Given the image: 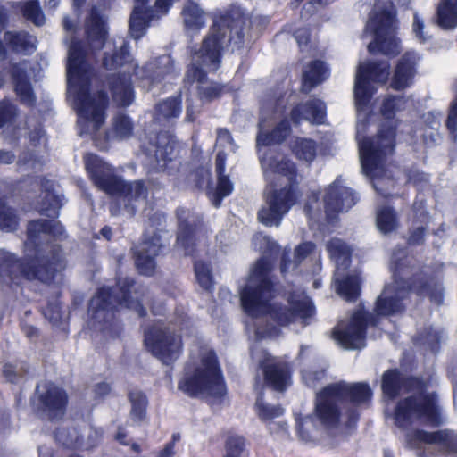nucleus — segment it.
<instances>
[{"instance_id": "1", "label": "nucleus", "mask_w": 457, "mask_h": 457, "mask_svg": "<svg viewBox=\"0 0 457 457\" xmlns=\"http://www.w3.org/2000/svg\"><path fill=\"white\" fill-rule=\"evenodd\" d=\"M390 74L388 62H368L358 67L354 82V98L357 109L356 139L358 141L360 162L363 173L378 178L383 171L387 156L395 149V127L383 124L377 137H366L367 105L374 94L372 82L386 83Z\"/></svg>"}, {"instance_id": "2", "label": "nucleus", "mask_w": 457, "mask_h": 457, "mask_svg": "<svg viewBox=\"0 0 457 457\" xmlns=\"http://www.w3.org/2000/svg\"><path fill=\"white\" fill-rule=\"evenodd\" d=\"M63 233V227L59 221H30L25 242L26 262H21L13 254L4 255L0 262V277L4 281L8 278L13 283H18L20 277L29 280L49 281L54 273L61 268L60 247L51 244L50 238L61 237Z\"/></svg>"}, {"instance_id": "3", "label": "nucleus", "mask_w": 457, "mask_h": 457, "mask_svg": "<svg viewBox=\"0 0 457 457\" xmlns=\"http://www.w3.org/2000/svg\"><path fill=\"white\" fill-rule=\"evenodd\" d=\"M245 21L246 17L242 8L232 5L225 15L214 21L200 47L194 51L185 80L199 84L198 91L202 100L211 101L220 95L221 87L209 82L206 74L219 69L224 45L231 39L232 34L237 38L243 37Z\"/></svg>"}, {"instance_id": "4", "label": "nucleus", "mask_w": 457, "mask_h": 457, "mask_svg": "<svg viewBox=\"0 0 457 457\" xmlns=\"http://www.w3.org/2000/svg\"><path fill=\"white\" fill-rule=\"evenodd\" d=\"M271 268V262L265 257L261 258L252 268L245 285L240 290L244 311L252 317L270 314L282 326L298 320L306 325L307 319L314 314V308L309 297L303 293H294L289 296L288 309L271 304L275 292L270 276Z\"/></svg>"}, {"instance_id": "5", "label": "nucleus", "mask_w": 457, "mask_h": 457, "mask_svg": "<svg viewBox=\"0 0 457 457\" xmlns=\"http://www.w3.org/2000/svg\"><path fill=\"white\" fill-rule=\"evenodd\" d=\"M86 51L81 44L72 41L69 46L67 62L68 96L72 98L78 114V124L82 128L80 134L97 131L105 120L108 98L105 93L91 96L89 84L93 71L86 60Z\"/></svg>"}, {"instance_id": "6", "label": "nucleus", "mask_w": 457, "mask_h": 457, "mask_svg": "<svg viewBox=\"0 0 457 457\" xmlns=\"http://www.w3.org/2000/svg\"><path fill=\"white\" fill-rule=\"evenodd\" d=\"M103 65L108 70L123 68L122 73L113 76L110 82L113 101L120 106H128L134 100L130 78H127L126 75L130 70H133L135 76L143 82V87H148L173 75L176 71L174 62L170 55H162L144 67L134 64L129 53L128 44L124 40H120L119 50L112 54L108 51L104 52Z\"/></svg>"}, {"instance_id": "7", "label": "nucleus", "mask_w": 457, "mask_h": 457, "mask_svg": "<svg viewBox=\"0 0 457 457\" xmlns=\"http://www.w3.org/2000/svg\"><path fill=\"white\" fill-rule=\"evenodd\" d=\"M260 161L267 182L273 187L281 188L267 195L265 204L258 212V220L265 226L278 227L297 197L295 166L283 154L272 151L260 157Z\"/></svg>"}, {"instance_id": "8", "label": "nucleus", "mask_w": 457, "mask_h": 457, "mask_svg": "<svg viewBox=\"0 0 457 457\" xmlns=\"http://www.w3.org/2000/svg\"><path fill=\"white\" fill-rule=\"evenodd\" d=\"M343 403L328 385L316 394L314 411L297 420V431L301 440L316 442L325 435H336L344 427L353 428L359 420L355 409H345Z\"/></svg>"}, {"instance_id": "9", "label": "nucleus", "mask_w": 457, "mask_h": 457, "mask_svg": "<svg viewBox=\"0 0 457 457\" xmlns=\"http://www.w3.org/2000/svg\"><path fill=\"white\" fill-rule=\"evenodd\" d=\"M178 387L190 396H222L226 386L214 352L205 346L192 350Z\"/></svg>"}, {"instance_id": "10", "label": "nucleus", "mask_w": 457, "mask_h": 457, "mask_svg": "<svg viewBox=\"0 0 457 457\" xmlns=\"http://www.w3.org/2000/svg\"><path fill=\"white\" fill-rule=\"evenodd\" d=\"M392 262L395 263L393 268L394 282L386 285L378 297L375 312L378 315L388 316L401 312L403 310V299L412 290L419 295L428 294L427 281L419 276L414 278L411 284L409 279L410 271L405 263H398L396 256L394 254Z\"/></svg>"}, {"instance_id": "11", "label": "nucleus", "mask_w": 457, "mask_h": 457, "mask_svg": "<svg viewBox=\"0 0 457 457\" xmlns=\"http://www.w3.org/2000/svg\"><path fill=\"white\" fill-rule=\"evenodd\" d=\"M85 167L94 184L111 195H123L129 203L144 202L147 196V188L143 181L127 184L114 175L112 168L103 162L97 155L87 154Z\"/></svg>"}, {"instance_id": "12", "label": "nucleus", "mask_w": 457, "mask_h": 457, "mask_svg": "<svg viewBox=\"0 0 457 457\" xmlns=\"http://www.w3.org/2000/svg\"><path fill=\"white\" fill-rule=\"evenodd\" d=\"M395 10L391 1L382 3L378 0L366 25V32L374 36V41L370 43V53L379 52L385 55L395 56L400 53L399 40L395 37L396 21Z\"/></svg>"}, {"instance_id": "13", "label": "nucleus", "mask_w": 457, "mask_h": 457, "mask_svg": "<svg viewBox=\"0 0 457 457\" xmlns=\"http://www.w3.org/2000/svg\"><path fill=\"white\" fill-rule=\"evenodd\" d=\"M133 286V280L125 278L118 283V287L114 290L109 287L101 288L90 301L92 319L101 322L112 318V310L118 305H124L135 310L139 316H145L146 312L142 304L137 300L130 299L129 294Z\"/></svg>"}, {"instance_id": "14", "label": "nucleus", "mask_w": 457, "mask_h": 457, "mask_svg": "<svg viewBox=\"0 0 457 457\" xmlns=\"http://www.w3.org/2000/svg\"><path fill=\"white\" fill-rule=\"evenodd\" d=\"M395 422L402 429H407L413 424H439L436 395L422 393L399 402L395 411Z\"/></svg>"}, {"instance_id": "15", "label": "nucleus", "mask_w": 457, "mask_h": 457, "mask_svg": "<svg viewBox=\"0 0 457 457\" xmlns=\"http://www.w3.org/2000/svg\"><path fill=\"white\" fill-rule=\"evenodd\" d=\"M327 251L336 263L337 293L346 301H355L360 293V278L357 275L345 274L351 262V248L341 239L333 238L327 243Z\"/></svg>"}, {"instance_id": "16", "label": "nucleus", "mask_w": 457, "mask_h": 457, "mask_svg": "<svg viewBox=\"0 0 457 457\" xmlns=\"http://www.w3.org/2000/svg\"><path fill=\"white\" fill-rule=\"evenodd\" d=\"M372 314L356 311L347 320H342L333 332L334 339L345 349H361L365 346V329L376 324Z\"/></svg>"}, {"instance_id": "17", "label": "nucleus", "mask_w": 457, "mask_h": 457, "mask_svg": "<svg viewBox=\"0 0 457 457\" xmlns=\"http://www.w3.org/2000/svg\"><path fill=\"white\" fill-rule=\"evenodd\" d=\"M145 345L147 349L163 363L175 361L181 351L180 337H174L162 325L157 324L145 334Z\"/></svg>"}, {"instance_id": "18", "label": "nucleus", "mask_w": 457, "mask_h": 457, "mask_svg": "<svg viewBox=\"0 0 457 457\" xmlns=\"http://www.w3.org/2000/svg\"><path fill=\"white\" fill-rule=\"evenodd\" d=\"M356 203V197L351 188L342 185L337 178L328 188L324 195V208L328 218L348 211Z\"/></svg>"}, {"instance_id": "19", "label": "nucleus", "mask_w": 457, "mask_h": 457, "mask_svg": "<svg viewBox=\"0 0 457 457\" xmlns=\"http://www.w3.org/2000/svg\"><path fill=\"white\" fill-rule=\"evenodd\" d=\"M177 216L179 229L176 247L185 255L193 254L195 252V237L199 234L196 226L200 222V219L189 210L183 208L177 210Z\"/></svg>"}, {"instance_id": "20", "label": "nucleus", "mask_w": 457, "mask_h": 457, "mask_svg": "<svg viewBox=\"0 0 457 457\" xmlns=\"http://www.w3.org/2000/svg\"><path fill=\"white\" fill-rule=\"evenodd\" d=\"M405 442L411 448H418L422 444H439L449 452L457 453V434L449 430L428 433L423 430H410L405 434Z\"/></svg>"}, {"instance_id": "21", "label": "nucleus", "mask_w": 457, "mask_h": 457, "mask_svg": "<svg viewBox=\"0 0 457 457\" xmlns=\"http://www.w3.org/2000/svg\"><path fill=\"white\" fill-rule=\"evenodd\" d=\"M336 395L340 401H349L353 404V407H345L346 409H355L358 411L357 406L366 403L371 398L372 392L366 383H346L340 381L333 384H329Z\"/></svg>"}, {"instance_id": "22", "label": "nucleus", "mask_w": 457, "mask_h": 457, "mask_svg": "<svg viewBox=\"0 0 457 457\" xmlns=\"http://www.w3.org/2000/svg\"><path fill=\"white\" fill-rule=\"evenodd\" d=\"M262 369L267 385L278 391H283L290 384L288 368L286 364L278 361L275 358L263 353V357L258 360Z\"/></svg>"}, {"instance_id": "23", "label": "nucleus", "mask_w": 457, "mask_h": 457, "mask_svg": "<svg viewBox=\"0 0 457 457\" xmlns=\"http://www.w3.org/2000/svg\"><path fill=\"white\" fill-rule=\"evenodd\" d=\"M162 248L161 238L154 234L150 239L144 240L136 250V266L144 275H152L155 269L154 258Z\"/></svg>"}, {"instance_id": "24", "label": "nucleus", "mask_w": 457, "mask_h": 457, "mask_svg": "<svg viewBox=\"0 0 457 457\" xmlns=\"http://www.w3.org/2000/svg\"><path fill=\"white\" fill-rule=\"evenodd\" d=\"M39 398L44 410L51 419L61 417L67 403L66 393L52 383L38 387Z\"/></svg>"}, {"instance_id": "25", "label": "nucleus", "mask_w": 457, "mask_h": 457, "mask_svg": "<svg viewBox=\"0 0 457 457\" xmlns=\"http://www.w3.org/2000/svg\"><path fill=\"white\" fill-rule=\"evenodd\" d=\"M420 56L415 52H406L397 62L391 87L396 90L404 89L411 84L416 73V64Z\"/></svg>"}, {"instance_id": "26", "label": "nucleus", "mask_w": 457, "mask_h": 457, "mask_svg": "<svg viewBox=\"0 0 457 457\" xmlns=\"http://www.w3.org/2000/svg\"><path fill=\"white\" fill-rule=\"evenodd\" d=\"M326 116V106L323 102L313 99L294 108L291 112V118L295 123L307 120L312 123H323Z\"/></svg>"}, {"instance_id": "27", "label": "nucleus", "mask_w": 457, "mask_h": 457, "mask_svg": "<svg viewBox=\"0 0 457 457\" xmlns=\"http://www.w3.org/2000/svg\"><path fill=\"white\" fill-rule=\"evenodd\" d=\"M86 34L93 50H99L104 46L107 37V29L104 20L96 7L91 9L89 18L86 22Z\"/></svg>"}, {"instance_id": "28", "label": "nucleus", "mask_w": 457, "mask_h": 457, "mask_svg": "<svg viewBox=\"0 0 457 457\" xmlns=\"http://www.w3.org/2000/svg\"><path fill=\"white\" fill-rule=\"evenodd\" d=\"M27 67L28 62H26L13 66L12 76L14 82L15 92L21 102L28 106H32L36 103V96L26 74Z\"/></svg>"}, {"instance_id": "29", "label": "nucleus", "mask_w": 457, "mask_h": 457, "mask_svg": "<svg viewBox=\"0 0 457 457\" xmlns=\"http://www.w3.org/2000/svg\"><path fill=\"white\" fill-rule=\"evenodd\" d=\"M180 15L187 34H196L205 26V12L198 4L193 1H187L184 4Z\"/></svg>"}, {"instance_id": "30", "label": "nucleus", "mask_w": 457, "mask_h": 457, "mask_svg": "<svg viewBox=\"0 0 457 457\" xmlns=\"http://www.w3.org/2000/svg\"><path fill=\"white\" fill-rule=\"evenodd\" d=\"M226 165V154L223 151H219L215 159V170L218 176V185L216 191L212 195V204L219 207L221 200L229 195L233 190V184L228 177L224 175Z\"/></svg>"}, {"instance_id": "31", "label": "nucleus", "mask_w": 457, "mask_h": 457, "mask_svg": "<svg viewBox=\"0 0 457 457\" xmlns=\"http://www.w3.org/2000/svg\"><path fill=\"white\" fill-rule=\"evenodd\" d=\"M328 75L329 71L323 62H312L303 72V91L310 92L314 87L324 81Z\"/></svg>"}, {"instance_id": "32", "label": "nucleus", "mask_w": 457, "mask_h": 457, "mask_svg": "<svg viewBox=\"0 0 457 457\" xmlns=\"http://www.w3.org/2000/svg\"><path fill=\"white\" fill-rule=\"evenodd\" d=\"M5 44L14 52L29 54L36 50V38L26 32H4Z\"/></svg>"}, {"instance_id": "33", "label": "nucleus", "mask_w": 457, "mask_h": 457, "mask_svg": "<svg viewBox=\"0 0 457 457\" xmlns=\"http://www.w3.org/2000/svg\"><path fill=\"white\" fill-rule=\"evenodd\" d=\"M153 20V11H144L142 6L135 5L129 21V31L131 36L136 39L143 37L146 28Z\"/></svg>"}, {"instance_id": "34", "label": "nucleus", "mask_w": 457, "mask_h": 457, "mask_svg": "<svg viewBox=\"0 0 457 457\" xmlns=\"http://www.w3.org/2000/svg\"><path fill=\"white\" fill-rule=\"evenodd\" d=\"M437 23L448 29L457 27V0H441L437 8Z\"/></svg>"}, {"instance_id": "35", "label": "nucleus", "mask_w": 457, "mask_h": 457, "mask_svg": "<svg viewBox=\"0 0 457 457\" xmlns=\"http://www.w3.org/2000/svg\"><path fill=\"white\" fill-rule=\"evenodd\" d=\"M133 130L134 124L131 119L124 113H118L112 119L107 137L110 139L123 140L130 137Z\"/></svg>"}, {"instance_id": "36", "label": "nucleus", "mask_w": 457, "mask_h": 457, "mask_svg": "<svg viewBox=\"0 0 457 457\" xmlns=\"http://www.w3.org/2000/svg\"><path fill=\"white\" fill-rule=\"evenodd\" d=\"M260 132L256 138L257 146L269 145L284 141L289 135L290 127L287 120H282L271 133L265 134L262 132L263 123L260 122Z\"/></svg>"}, {"instance_id": "37", "label": "nucleus", "mask_w": 457, "mask_h": 457, "mask_svg": "<svg viewBox=\"0 0 457 457\" xmlns=\"http://www.w3.org/2000/svg\"><path fill=\"white\" fill-rule=\"evenodd\" d=\"M315 245L312 242H304L299 245L295 250L293 261L287 260L284 255L281 264V272L286 274L295 270L297 265L313 253Z\"/></svg>"}, {"instance_id": "38", "label": "nucleus", "mask_w": 457, "mask_h": 457, "mask_svg": "<svg viewBox=\"0 0 457 457\" xmlns=\"http://www.w3.org/2000/svg\"><path fill=\"white\" fill-rule=\"evenodd\" d=\"M18 117V109L10 100L0 101V129L4 127V137H8L11 129L14 128V122Z\"/></svg>"}, {"instance_id": "39", "label": "nucleus", "mask_w": 457, "mask_h": 457, "mask_svg": "<svg viewBox=\"0 0 457 457\" xmlns=\"http://www.w3.org/2000/svg\"><path fill=\"white\" fill-rule=\"evenodd\" d=\"M181 113V98L180 96L168 98L156 106V119L170 120L178 118Z\"/></svg>"}, {"instance_id": "40", "label": "nucleus", "mask_w": 457, "mask_h": 457, "mask_svg": "<svg viewBox=\"0 0 457 457\" xmlns=\"http://www.w3.org/2000/svg\"><path fill=\"white\" fill-rule=\"evenodd\" d=\"M376 224L383 234H388L397 228L398 221L395 211L390 207H381L377 211Z\"/></svg>"}, {"instance_id": "41", "label": "nucleus", "mask_w": 457, "mask_h": 457, "mask_svg": "<svg viewBox=\"0 0 457 457\" xmlns=\"http://www.w3.org/2000/svg\"><path fill=\"white\" fill-rule=\"evenodd\" d=\"M295 155L302 161L311 162L316 156V144L313 140L299 138L292 146Z\"/></svg>"}, {"instance_id": "42", "label": "nucleus", "mask_w": 457, "mask_h": 457, "mask_svg": "<svg viewBox=\"0 0 457 457\" xmlns=\"http://www.w3.org/2000/svg\"><path fill=\"white\" fill-rule=\"evenodd\" d=\"M403 378L397 370H390L384 373L382 378V389L388 397H395L400 391Z\"/></svg>"}, {"instance_id": "43", "label": "nucleus", "mask_w": 457, "mask_h": 457, "mask_svg": "<svg viewBox=\"0 0 457 457\" xmlns=\"http://www.w3.org/2000/svg\"><path fill=\"white\" fill-rule=\"evenodd\" d=\"M255 411L260 420L264 422L278 418L284 413V410L280 405L270 404L265 402L262 396H259L256 400Z\"/></svg>"}, {"instance_id": "44", "label": "nucleus", "mask_w": 457, "mask_h": 457, "mask_svg": "<svg viewBox=\"0 0 457 457\" xmlns=\"http://www.w3.org/2000/svg\"><path fill=\"white\" fill-rule=\"evenodd\" d=\"M19 218L15 211L0 200V230L12 232L17 229Z\"/></svg>"}, {"instance_id": "45", "label": "nucleus", "mask_w": 457, "mask_h": 457, "mask_svg": "<svg viewBox=\"0 0 457 457\" xmlns=\"http://www.w3.org/2000/svg\"><path fill=\"white\" fill-rule=\"evenodd\" d=\"M247 450L245 440L240 436H230L225 444L224 457H246Z\"/></svg>"}, {"instance_id": "46", "label": "nucleus", "mask_w": 457, "mask_h": 457, "mask_svg": "<svg viewBox=\"0 0 457 457\" xmlns=\"http://www.w3.org/2000/svg\"><path fill=\"white\" fill-rule=\"evenodd\" d=\"M20 4L23 16L27 20L31 21L37 26H40L45 22V16L37 0H29Z\"/></svg>"}, {"instance_id": "47", "label": "nucleus", "mask_w": 457, "mask_h": 457, "mask_svg": "<svg viewBox=\"0 0 457 457\" xmlns=\"http://www.w3.org/2000/svg\"><path fill=\"white\" fill-rule=\"evenodd\" d=\"M129 400L132 405L131 418L135 421L142 420L145 416L146 396L140 391H131L129 393Z\"/></svg>"}, {"instance_id": "48", "label": "nucleus", "mask_w": 457, "mask_h": 457, "mask_svg": "<svg viewBox=\"0 0 457 457\" xmlns=\"http://www.w3.org/2000/svg\"><path fill=\"white\" fill-rule=\"evenodd\" d=\"M195 274L201 287L210 290L213 287V278L209 263L197 261L195 263Z\"/></svg>"}, {"instance_id": "49", "label": "nucleus", "mask_w": 457, "mask_h": 457, "mask_svg": "<svg viewBox=\"0 0 457 457\" xmlns=\"http://www.w3.org/2000/svg\"><path fill=\"white\" fill-rule=\"evenodd\" d=\"M62 206V201L53 192L47 191L45 194L42 205L39 208V212L48 217H57L59 210Z\"/></svg>"}, {"instance_id": "50", "label": "nucleus", "mask_w": 457, "mask_h": 457, "mask_svg": "<svg viewBox=\"0 0 457 457\" xmlns=\"http://www.w3.org/2000/svg\"><path fill=\"white\" fill-rule=\"evenodd\" d=\"M162 139V141L158 142L154 154L159 163L163 162V164H160V167L164 168L166 162L171 161L173 157H175L176 149L173 143H170V141L165 143L163 137Z\"/></svg>"}, {"instance_id": "51", "label": "nucleus", "mask_w": 457, "mask_h": 457, "mask_svg": "<svg viewBox=\"0 0 457 457\" xmlns=\"http://www.w3.org/2000/svg\"><path fill=\"white\" fill-rule=\"evenodd\" d=\"M403 105V101L400 97H388L383 102L381 107L382 115L390 120L395 115V112L400 110Z\"/></svg>"}, {"instance_id": "52", "label": "nucleus", "mask_w": 457, "mask_h": 457, "mask_svg": "<svg viewBox=\"0 0 457 457\" xmlns=\"http://www.w3.org/2000/svg\"><path fill=\"white\" fill-rule=\"evenodd\" d=\"M216 145L218 147H228L230 151L234 152L236 147L233 143L230 133L225 129H219L217 131Z\"/></svg>"}, {"instance_id": "53", "label": "nucleus", "mask_w": 457, "mask_h": 457, "mask_svg": "<svg viewBox=\"0 0 457 457\" xmlns=\"http://www.w3.org/2000/svg\"><path fill=\"white\" fill-rule=\"evenodd\" d=\"M175 0H156L153 11L154 20L166 15Z\"/></svg>"}, {"instance_id": "54", "label": "nucleus", "mask_w": 457, "mask_h": 457, "mask_svg": "<svg viewBox=\"0 0 457 457\" xmlns=\"http://www.w3.org/2000/svg\"><path fill=\"white\" fill-rule=\"evenodd\" d=\"M423 30L424 21L421 18H420V16L417 13H415L412 24V31L416 38L421 43H425L429 37L428 36L424 34Z\"/></svg>"}, {"instance_id": "55", "label": "nucleus", "mask_w": 457, "mask_h": 457, "mask_svg": "<svg viewBox=\"0 0 457 457\" xmlns=\"http://www.w3.org/2000/svg\"><path fill=\"white\" fill-rule=\"evenodd\" d=\"M304 211L306 215L310 218L315 217L317 214L320 212V204L318 202V195L316 194H312L307 200Z\"/></svg>"}, {"instance_id": "56", "label": "nucleus", "mask_w": 457, "mask_h": 457, "mask_svg": "<svg viewBox=\"0 0 457 457\" xmlns=\"http://www.w3.org/2000/svg\"><path fill=\"white\" fill-rule=\"evenodd\" d=\"M446 126L452 134H454L457 131V100L452 104L446 120Z\"/></svg>"}, {"instance_id": "57", "label": "nucleus", "mask_w": 457, "mask_h": 457, "mask_svg": "<svg viewBox=\"0 0 457 457\" xmlns=\"http://www.w3.org/2000/svg\"><path fill=\"white\" fill-rule=\"evenodd\" d=\"M425 228L417 227L411 230L408 242L411 245H420L424 242Z\"/></svg>"}, {"instance_id": "58", "label": "nucleus", "mask_w": 457, "mask_h": 457, "mask_svg": "<svg viewBox=\"0 0 457 457\" xmlns=\"http://www.w3.org/2000/svg\"><path fill=\"white\" fill-rule=\"evenodd\" d=\"M29 139L34 145L40 144L41 142H45V133L43 129L38 127L36 128L30 134Z\"/></svg>"}, {"instance_id": "59", "label": "nucleus", "mask_w": 457, "mask_h": 457, "mask_svg": "<svg viewBox=\"0 0 457 457\" xmlns=\"http://www.w3.org/2000/svg\"><path fill=\"white\" fill-rule=\"evenodd\" d=\"M295 37L300 46L306 45L309 40V32L307 29H298L295 33Z\"/></svg>"}, {"instance_id": "60", "label": "nucleus", "mask_w": 457, "mask_h": 457, "mask_svg": "<svg viewBox=\"0 0 457 457\" xmlns=\"http://www.w3.org/2000/svg\"><path fill=\"white\" fill-rule=\"evenodd\" d=\"M324 376L323 372H318V373H311V372H304L303 374V378L304 379L305 383L310 386H314V379L320 378Z\"/></svg>"}, {"instance_id": "61", "label": "nucleus", "mask_w": 457, "mask_h": 457, "mask_svg": "<svg viewBox=\"0 0 457 457\" xmlns=\"http://www.w3.org/2000/svg\"><path fill=\"white\" fill-rule=\"evenodd\" d=\"M95 394L97 396H104L110 392V386L107 383H99L95 386Z\"/></svg>"}, {"instance_id": "62", "label": "nucleus", "mask_w": 457, "mask_h": 457, "mask_svg": "<svg viewBox=\"0 0 457 457\" xmlns=\"http://www.w3.org/2000/svg\"><path fill=\"white\" fill-rule=\"evenodd\" d=\"M15 159V155L9 151H0V163L9 164Z\"/></svg>"}, {"instance_id": "63", "label": "nucleus", "mask_w": 457, "mask_h": 457, "mask_svg": "<svg viewBox=\"0 0 457 457\" xmlns=\"http://www.w3.org/2000/svg\"><path fill=\"white\" fill-rule=\"evenodd\" d=\"M4 377L11 382H14L16 380V374L15 370L12 366L11 365H5L4 367Z\"/></svg>"}, {"instance_id": "64", "label": "nucleus", "mask_w": 457, "mask_h": 457, "mask_svg": "<svg viewBox=\"0 0 457 457\" xmlns=\"http://www.w3.org/2000/svg\"><path fill=\"white\" fill-rule=\"evenodd\" d=\"M173 454V444L169 443L164 449L160 452L159 457H170Z\"/></svg>"}]
</instances>
